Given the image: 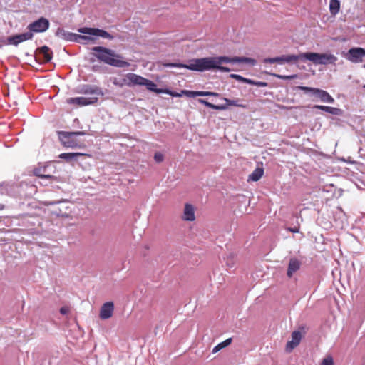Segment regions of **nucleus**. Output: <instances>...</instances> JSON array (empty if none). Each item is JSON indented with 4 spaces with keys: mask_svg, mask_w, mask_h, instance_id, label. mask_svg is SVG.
I'll list each match as a JSON object with an SVG mask.
<instances>
[{
    "mask_svg": "<svg viewBox=\"0 0 365 365\" xmlns=\"http://www.w3.org/2000/svg\"><path fill=\"white\" fill-rule=\"evenodd\" d=\"M289 230L292 232H299V229L297 228V227H294V228H289Z\"/></svg>",
    "mask_w": 365,
    "mask_h": 365,
    "instance_id": "37",
    "label": "nucleus"
},
{
    "mask_svg": "<svg viewBox=\"0 0 365 365\" xmlns=\"http://www.w3.org/2000/svg\"><path fill=\"white\" fill-rule=\"evenodd\" d=\"M301 266L300 262L296 258H292L289 260L288 269H287V276L291 278L294 272L299 269Z\"/></svg>",
    "mask_w": 365,
    "mask_h": 365,
    "instance_id": "19",
    "label": "nucleus"
},
{
    "mask_svg": "<svg viewBox=\"0 0 365 365\" xmlns=\"http://www.w3.org/2000/svg\"><path fill=\"white\" fill-rule=\"evenodd\" d=\"M364 56H365V49L360 47L350 48L345 56L348 61L355 63L362 62Z\"/></svg>",
    "mask_w": 365,
    "mask_h": 365,
    "instance_id": "10",
    "label": "nucleus"
},
{
    "mask_svg": "<svg viewBox=\"0 0 365 365\" xmlns=\"http://www.w3.org/2000/svg\"><path fill=\"white\" fill-rule=\"evenodd\" d=\"M114 312V304L113 302H107L104 303L99 312V318L102 320H106L110 318Z\"/></svg>",
    "mask_w": 365,
    "mask_h": 365,
    "instance_id": "13",
    "label": "nucleus"
},
{
    "mask_svg": "<svg viewBox=\"0 0 365 365\" xmlns=\"http://www.w3.org/2000/svg\"><path fill=\"white\" fill-rule=\"evenodd\" d=\"M86 155V154L81 153H61L59 155V158L61 159H64L68 162L72 160H77V158L78 156Z\"/></svg>",
    "mask_w": 365,
    "mask_h": 365,
    "instance_id": "23",
    "label": "nucleus"
},
{
    "mask_svg": "<svg viewBox=\"0 0 365 365\" xmlns=\"http://www.w3.org/2000/svg\"><path fill=\"white\" fill-rule=\"evenodd\" d=\"M113 83L120 88L125 86L128 87L144 86L148 91L153 90L154 86V82L152 81L133 73H128L123 75L120 78H115L113 81Z\"/></svg>",
    "mask_w": 365,
    "mask_h": 365,
    "instance_id": "3",
    "label": "nucleus"
},
{
    "mask_svg": "<svg viewBox=\"0 0 365 365\" xmlns=\"http://www.w3.org/2000/svg\"><path fill=\"white\" fill-rule=\"evenodd\" d=\"M246 63L255 65L256 63V61L247 57L214 56L192 59L190 61L189 64L169 63L165 64V66L171 68H185L195 71H205L216 69L222 72H230V69L228 67L222 66L223 63Z\"/></svg>",
    "mask_w": 365,
    "mask_h": 365,
    "instance_id": "1",
    "label": "nucleus"
},
{
    "mask_svg": "<svg viewBox=\"0 0 365 365\" xmlns=\"http://www.w3.org/2000/svg\"><path fill=\"white\" fill-rule=\"evenodd\" d=\"M46 167H38L34 170V174L41 178L52 179L53 176L49 174H46Z\"/></svg>",
    "mask_w": 365,
    "mask_h": 365,
    "instance_id": "21",
    "label": "nucleus"
},
{
    "mask_svg": "<svg viewBox=\"0 0 365 365\" xmlns=\"http://www.w3.org/2000/svg\"><path fill=\"white\" fill-rule=\"evenodd\" d=\"M98 100V97L97 96H91V97H75V98H68L66 99V102L68 104L73 105L76 107L85 106L91 104L96 103Z\"/></svg>",
    "mask_w": 365,
    "mask_h": 365,
    "instance_id": "8",
    "label": "nucleus"
},
{
    "mask_svg": "<svg viewBox=\"0 0 365 365\" xmlns=\"http://www.w3.org/2000/svg\"><path fill=\"white\" fill-rule=\"evenodd\" d=\"M93 54L97 59L106 64L123 68L127 67L130 64L128 62L122 59L120 55L117 54L113 50L103 46H95L92 48Z\"/></svg>",
    "mask_w": 365,
    "mask_h": 365,
    "instance_id": "2",
    "label": "nucleus"
},
{
    "mask_svg": "<svg viewBox=\"0 0 365 365\" xmlns=\"http://www.w3.org/2000/svg\"><path fill=\"white\" fill-rule=\"evenodd\" d=\"M279 108H285V107L284 106H279Z\"/></svg>",
    "mask_w": 365,
    "mask_h": 365,
    "instance_id": "39",
    "label": "nucleus"
},
{
    "mask_svg": "<svg viewBox=\"0 0 365 365\" xmlns=\"http://www.w3.org/2000/svg\"><path fill=\"white\" fill-rule=\"evenodd\" d=\"M3 185L2 184H0V187H1Z\"/></svg>",
    "mask_w": 365,
    "mask_h": 365,
    "instance_id": "40",
    "label": "nucleus"
},
{
    "mask_svg": "<svg viewBox=\"0 0 365 365\" xmlns=\"http://www.w3.org/2000/svg\"><path fill=\"white\" fill-rule=\"evenodd\" d=\"M81 93L83 94H91L93 95L92 96H103V93L102 90L96 86H91V85H85L82 87L81 91H79Z\"/></svg>",
    "mask_w": 365,
    "mask_h": 365,
    "instance_id": "16",
    "label": "nucleus"
},
{
    "mask_svg": "<svg viewBox=\"0 0 365 365\" xmlns=\"http://www.w3.org/2000/svg\"><path fill=\"white\" fill-rule=\"evenodd\" d=\"M364 88H365V85H364Z\"/></svg>",
    "mask_w": 365,
    "mask_h": 365,
    "instance_id": "42",
    "label": "nucleus"
},
{
    "mask_svg": "<svg viewBox=\"0 0 365 365\" xmlns=\"http://www.w3.org/2000/svg\"><path fill=\"white\" fill-rule=\"evenodd\" d=\"M320 365H334L333 358L331 356L325 357Z\"/></svg>",
    "mask_w": 365,
    "mask_h": 365,
    "instance_id": "33",
    "label": "nucleus"
},
{
    "mask_svg": "<svg viewBox=\"0 0 365 365\" xmlns=\"http://www.w3.org/2000/svg\"><path fill=\"white\" fill-rule=\"evenodd\" d=\"M223 100L226 102V105H215V104H212V103L208 102L206 100L201 99V98H200L198 100V101H199V103L205 105L207 108L215 109V110H226L228 108V106H230L240 107V108H246L245 105L240 103L242 101V100H240V99L232 100V99L224 98Z\"/></svg>",
    "mask_w": 365,
    "mask_h": 365,
    "instance_id": "6",
    "label": "nucleus"
},
{
    "mask_svg": "<svg viewBox=\"0 0 365 365\" xmlns=\"http://www.w3.org/2000/svg\"><path fill=\"white\" fill-rule=\"evenodd\" d=\"M299 60H301L300 54L284 55L279 57L266 58L264 62L269 63H297Z\"/></svg>",
    "mask_w": 365,
    "mask_h": 365,
    "instance_id": "12",
    "label": "nucleus"
},
{
    "mask_svg": "<svg viewBox=\"0 0 365 365\" xmlns=\"http://www.w3.org/2000/svg\"><path fill=\"white\" fill-rule=\"evenodd\" d=\"M69 312V308L68 307H62L60 309V312L62 314H66Z\"/></svg>",
    "mask_w": 365,
    "mask_h": 365,
    "instance_id": "36",
    "label": "nucleus"
},
{
    "mask_svg": "<svg viewBox=\"0 0 365 365\" xmlns=\"http://www.w3.org/2000/svg\"><path fill=\"white\" fill-rule=\"evenodd\" d=\"M235 259L236 256L235 254L230 253L229 255H227L225 258V263L227 267H228L229 268L233 267L234 265L235 264Z\"/></svg>",
    "mask_w": 365,
    "mask_h": 365,
    "instance_id": "29",
    "label": "nucleus"
},
{
    "mask_svg": "<svg viewBox=\"0 0 365 365\" xmlns=\"http://www.w3.org/2000/svg\"><path fill=\"white\" fill-rule=\"evenodd\" d=\"M4 208V205L0 203V210H2Z\"/></svg>",
    "mask_w": 365,
    "mask_h": 365,
    "instance_id": "38",
    "label": "nucleus"
},
{
    "mask_svg": "<svg viewBox=\"0 0 365 365\" xmlns=\"http://www.w3.org/2000/svg\"><path fill=\"white\" fill-rule=\"evenodd\" d=\"M301 61H309L315 65L335 64L337 57L333 54L307 52L300 53Z\"/></svg>",
    "mask_w": 365,
    "mask_h": 365,
    "instance_id": "4",
    "label": "nucleus"
},
{
    "mask_svg": "<svg viewBox=\"0 0 365 365\" xmlns=\"http://www.w3.org/2000/svg\"><path fill=\"white\" fill-rule=\"evenodd\" d=\"M230 77L231 78L235 79V80L242 82V83H248V84L250 83H251L250 78H246L242 77V76L238 75V74H230Z\"/></svg>",
    "mask_w": 365,
    "mask_h": 365,
    "instance_id": "31",
    "label": "nucleus"
},
{
    "mask_svg": "<svg viewBox=\"0 0 365 365\" xmlns=\"http://www.w3.org/2000/svg\"><path fill=\"white\" fill-rule=\"evenodd\" d=\"M38 54L43 56L44 63L49 62L52 59V51L47 46H43L38 49Z\"/></svg>",
    "mask_w": 365,
    "mask_h": 365,
    "instance_id": "20",
    "label": "nucleus"
},
{
    "mask_svg": "<svg viewBox=\"0 0 365 365\" xmlns=\"http://www.w3.org/2000/svg\"><path fill=\"white\" fill-rule=\"evenodd\" d=\"M264 174L263 168H257L248 177V181H258Z\"/></svg>",
    "mask_w": 365,
    "mask_h": 365,
    "instance_id": "24",
    "label": "nucleus"
},
{
    "mask_svg": "<svg viewBox=\"0 0 365 365\" xmlns=\"http://www.w3.org/2000/svg\"><path fill=\"white\" fill-rule=\"evenodd\" d=\"M314 108L319 109L321 110L327 112L331 114L337 115L339 109L334 107H329L326 106L315 105Z\"/></svg>",
    "mask_w": 365,
    "mask_h": 365,
    "instance_id": "27",
    "label": "nucleus"
},
{
    "mask_svg": "<svg viewBox=\"0 0 365 365\" xmlns=\"http://www.w3.org/2000/svg\"><path fill=\"white\" fill-rule=\"evenodd\" d=\"M340 9V1L339 0H330L329 10L332 15H336Z\"/></svg>",
    "mask_w": 365,
    "mask_h": 365,
    "instance_id": "26",
    "label": "nucleus"
},
{
    "mask_svg": "<svg viewBox=\"0 0 365 365\" xmlns=\"http://www.w3.org/2000/svg\"><path fill=\"white\" fill-rule=\"evenodd\" d=\"M299 89L304 91L305 93H312L314 95H317L322 102L325 103H334V99L331 96L327 91L307 86H299Z\"/></svg>",
    "mask_w": 365,
    "mask_h": 365,
    "instance_id": "7",
    "label": "nucleus"
},
{
    "mask_svg": "<svg viewBox=\"0 0 365 365\" xmlns=\"http://www.w3.org/2000/svg\"><path fill=\"white\" fill-rule=\"evenodd\" d=\"M33 38V34L31 32H25L24 34L14 35L8 37L7 41L9 44L14 46H18L20 43L31 40Z\"/></svg>",
    "mask_w": 365,
    "mask_h": 365,
    "instance_id": "14",
    "label": "nucleus"
},
{
    "mask_svg": "<svg viewBox=\"0 0 365 365\" xmlns=\"http://www.w3.org/2000/svg\"><path fill=\"white\" fill-rule=\"evenodd\" d=\"M149 91H152V92H155L156 93L169 94L173 97H180L183 95L182 93H177L175 91H171L168 89L157 88V85L155 83H154L153 90H149Z\"/></svg>",
    "mask_w": 365,
    "mask_h": 365,
    "instance_id": "22",
    "label": "nucleus"
},
{
    "mask_svg": "<svg viewBox=\"0 0 365 365\" xmlns=\"http://www.w3.org/2000/svg\"><path fill=\"white\" fill-rule=\"evenodd\" d=\"M302 339V334L299 331H294L292 333V340L288 341L286 345V351L291 352L295 347H297Z\"/></svg>",
    "mask_w": 365,
    "mask_h": 365,
    "instance_id": "15",
    "label": "nucleus"
},
{
    "mask_svg": "<svg viewBox=\"0 0 365 365\" xmlns=\"http://www.w3.org/2000/svg\"><path fill=\"white\" fill-rule=\"evenodd\" d=\"M364 68H365V64L364 65Z\"/></svg>",
    "mask_w": 365,
    "mask_h": 365,
    "instance_id": "41",
    "label": "nucleus"
},
{
    "mask_svg": "<svg viewBox=\"0 0 365 365\" xmlns=\"http://www.w3.org/2000/svg\"><path fill=\"white\" fill-rule=\"evenodd\" d=\"M182 219L185 221H194L195 220V208L192 205L188 203L185 205Z\"/></svg>",
    "mask_w": 365,
    "mask_h": 365,
    "instance_id": "17",
    "label": "nucleus"
},
{
    "mask_svg": "<svg viewBox=\"0 0 365 365\" xmlns=\"http://www.w3.org/2000/svg\"><path fill=\"white\" fill-rule=\"evenodd\" d=\"M57 34L61 35L62 36V38L66 41L76 42V36H77L76 34L66 32L63 29H58L57 31Z\"/></svg>",
    "mask_w": 365,
    "mask_h": 365,
    "instance_id": "25",
    "label": "nucleus"
},
{
    "mask_svg": "<svg viewBox=\"0 0 365 365\" xmlns=\"http://www.w3.org/2000/svg\"><path fill=\"white\" fill-rule=\"evenodd\" d=\"M182 93L187 97L190 98H194L197 96H218L219 94L215 92H210V91H187V90H182Z\"/></svg>",
    "mask_w": 365,
    "mask_h": 365,
    "instance_id": "18",
    "label": "nucleus"
},
{
    "mask_svg": "<svg viewBox=\"0 0 365 365\" xmlns=\"http://www.w3.org/2000/svg\"><path fill=\"white\" fill-rule=\"evenodd\" d=\"M95 40L94 37L77 34L76 42L87 44L89 42H94Z\"/></svg>",
    "mask_w": 365,
    "mask_h": 365,
    "instance_id": "28",
    "label": "nucleus"
},
{
    "mask_svg": "<svg viewBox=\"0 0 365 365\" xmlns=\"http://www.w3.org/2000/svg\"><path fill=\"white\" fill-rule=\"evenodd\" d=\"M154 159L155 162L161 163L164 160V155L161 153L157 152L154 155Z\"/></svg>",
    "mask_w": 365,
    "mask_h": 365,
    "instance_id": "35",
    "label": "nucleus"
},
{
    "mask_svg": "<svg viewBox=\"0 0 365 365\" xmlns=\"http://www.w3.org/2000/svg\"><path fill=\"white\" fill-rule=\"evenodd\" d=\"M274 76L275 77H277V78L282 79V80H291V79H294L297 77V75H296V74L290 75V76L274 74Z\"/></svg>",
    "mask_w": 365,
    "mask_h": 365,
    "instance_id": "32",
    "label": "nucleus"
},
{
    "mask_svg": "<svg viewBox=\"0 0 365 365\" xmlns=\"http://www.w3.org/2000/svg\"><path fill=\"white\" fill-rule=\"evenodd\" d=\"M49 21L44 17H41L38 20L29 24L27 28L29 32L41 33L46 31L49 28Z\"/></svg>",
    "mask_w": 365,
    "mask_h": 365,
    "instance_id": "9",
    "label": "nucleus"
},
{
    "mask_svg": "<svg viewBox=\"0 0 365 365\" xmlns=\"http://www.w3.org/2000/svg\"><path fill=\"white\" fill-rule=\"evenodd\" d=\"M250 82L249 84L250 85H255L258 87H266L268 86V83L267 82L263 81H255L254 80L250 79Z\"/></svg>",
    "mask_w": 365,
    "mask_h": 365,
    "instance_id": "34",
    "label": "nucleus"
},
{
    "mask_svg": "<svg viewBox=\"0 0 365 365\" xmlns=\"http://www.w3.org/2000/svg\"><path fill=\"white\" fill-rule=\"evenodd\" d=\"M231 341H232L231 339H227L225 341H224L223 342L220 343L219 344H217L216 346H215L213 348L212 353H216V352L219 351L220 349L226 347L231 343Z\"/></svg>",
    "mask_w": 365,
    "mask_h": 365,
    "instance_id": "30",
    "label": "nucleus"
},
{
    "mask_svg": "<svg viewBox=\"0 0 365 365\" xmlns=\"http://www.w3.org/2000/svg\"><path fill=\"white\" fill-rule=\"evenodd\" d=\"M78 32L92 36H101L110 40L113 38V36L106 31L97 28L83 27L78 29Z\"/></svg>",
    "mask_w": 365,
    "mask_h": 365,
    "instance_id": "11",
    "label": "nucleus"
},
{
    "mask_svg": "<svg viewBox=\"0 0 365 365\" xmlns=\"http://www.w3.org/2000/svg\"><path fill=\"white\" fill-rule=\"evenodd\" d=\"M86 134L83 131L77 132H66L59 131L58 138L64 147L67 148H82L84 146V142L81 141L76 138L78 135H84Z\"/></svg>",
    "mask_w": 365,
    "mask_h": 365,
    "instance_id": "5",
    "label": "nucleus"
}]
</instances>
